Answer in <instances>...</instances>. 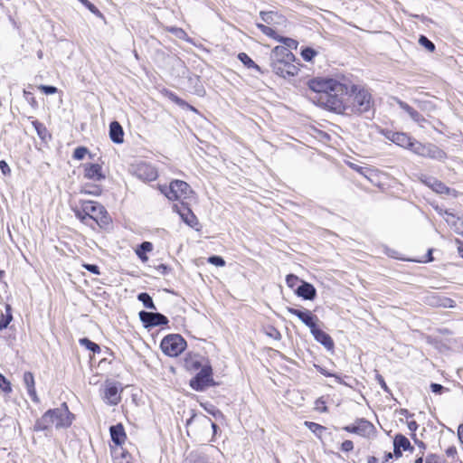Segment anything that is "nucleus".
Here are the masks:
<instances>
[{"mask_svg":"<svg viewBox=\"0 0 463 463\" xmlns=\"http://www.w3.org/2000/svg\"><path fill=\"white\" fill-rule=\"evenodd\" d=\"M334 112L345 115H373V101L368 90L354 84L345 83L338 100L333 102Z\"/></svg>","mask_w":463,"mask_h":463,"instance_id":"obj_1","label":"nucleus"},{"mask_svg":"<svg viewBox=\"0 0 463 463\" xmlns=\"http://www.w3.org/2000/svg\"><path fill=\"white\" fill-rule=\"evenodd\" d=\"M307 86L315 93L312 98L313 101L333 112V102L338 100L341 91L345 90V83L325 77H316L308 80Z\"/></svg>","mask_w":463,"mask_h":463,"instance_id":"obj_2","label":"nucleus"},{"mask_svg":"<svg viewBox=\"0 0 463 463\" xmlns=\"http://www.w3.org/2000/svg\"><path fill=\"white\" fill-rule=\"evenodd\" d=\"M77 219L85 225H89L93 228V222L91 220L90 213L99 211L103 215L99 217L98 225L106 230L111 223L112 220L109 216L106 208L99 203L94 201H81V209H72Z\"/></svg>","mask_w":463,"mask_h":463,"instance_id":"obj_3","label":"nucleus"},{"mask_svg":"<svg viewBox=\"0 0 463 463\" xmlns=\"http://www.w3.org/2000/svg\"><path fill=\"white\" fill-rule=\"evenodd\" d=\"M159 190L170 201L188 199L194 194L186 182L177 179L173 180L169 185H160Z\"/></svg>","mask_w":463,"mask_h":463,"instance_id":"obj_4","label":"nucleus"},{"mask_svg":"<svg viewBox=\"0 0 463 463\" xmlns=\"http://www.w3.org/2000/svg\"><path fill=\"white\" fill-rule=\"evenodd\" d=\"M186 346V341L179 334H169L160 343L162 352L170 357L178 356L185 350Z\"/></svg>","mask_w":463,"mask_h":463,"instance_id":"obj_5","label":"nucleus"},{"mask_svg":"<svg viewBox=\"0 0 463 463\" xmlns=\"http://www.w3.org/2000/svg\"><path fill=\"white\" fill-rule=\"evenodd\" d=\"M213 375V367L210 363L199 370V372L190 380L189 385L196 392H203L208 387L217 385Z\"/></svg>","mask_w":463,"mask_h":463,"instance_id":"obj_6","label":"nucleus"},{"mask_svg":"<svg viewBox=\"0 0 463 463\" xmlns=\"http://www.w3.org/2000/svg\"><path fill=\"white\" fill-rule=\"evenodd\" d=\"M48 411L51 412L53 425L57 430L70 428L75 419L66 402H62L58 408L49 409Z\"/></svg>","mask_w":463,"mask_h":463,"instance_id":"obj_7","label":"nucleus"},{"mask_svg":"<svg viewBox=\"0 0 463 463\" xmlns=\"http://www.w3.org/2000/svg\"><path fill=\"white\" fill-rule=\"evenodd\" d=\"M414 154L430 158L433 160L443 162L447 157V153L439 148L438 146L432 143H421L420 141H415L413 151Z\"/></svg>","mask_w":463,"mask_h":463,"instance_id":"obj_8","label":"nucleus"},{"mask_svg":"<svg viewBox=\"0 0 463 463\" xmlns=\"http://www.w3.org/2000/svg\"><path fill=\"white\" fill-rule=\"evenodd\" d=\"M138 317L143 326L146 329L159 326H166L169 323L168 318L159 312L141 310L138 313Z\"/></svg>","mask_w":463,"mask_h":463,"instance_id":"obj_9","label":"nucleus"},{"mask_svg":"<svg viewBox=\"0 0 463 463\" xmlns=\"http://www.w3.org/2000/svg\"><path fill=\"white\" fill-rule=\"evenodd\" d=\"M173 210L176 212L182 221L186 223L188 226L194 228L195 230H199L197 226L199 225V222L195 214L193 213V211L188 206V203L185 202H182L181 205L174 204Z\"/></svg>","mask_w":463,"mask_h":463,"instance_id":"obj_10","label":"nucleus"},{"mask_svg":"<svg viewBox=\"0 0 463 463\" xmlns=\"http://www.w3.org/2000/svg\"><path fill=\"white\" fill-rule=\"evenodd\" d=\"M296 61H281L280 65L275 66V64H271L270 67L272 71L276 73L278 76L282 77L284 79L290 78L296 76L299 71L300 62H298V65L294 64Z\"/></svg>","mask_w":463,"mask_h":463,"instance_id":"obj_11","label":"nucleus"},{"mask_svg":"<svg viewBox=\"0 0 463 463\" xmlns=\"http://www.w3.org/2000/svg\"><path fill=\"white\" fill-rule=\"evenodd\" d=\"M193 422H196L200 427L203 429H208L209 427L213 430V438H214L218 431H220L219 426L213 422L209 417L203 413H196L192 411L191 417L186 420L185 426H190ZM212 441L213 439H211Z\"/></svg>","mask_w":463,"mask_h":463,"instance_id":"obj_12","label":"nucleus"},{"mask_svg":"<svg viewBox=\"0 0 463 463\" xmlns=\"http://www.w3.org/2000/svg\"><path fill=\"white\" fill-rule=\"evenodd\" d=\"M209 364V359L199 354L189 353L184 359V367L188 372L199 371Z\"/></svg>","mask_w":463,"mask_h":463,"instance_id":"obj_13","label":"nucleus"},{"mask_svg":"<svg viewBox=\"0 0 463 463\" xmlns=\"http://www.w3.org/2000/svg\"><path fill=\"white\" fill-rule=\"evenodd\" d=\"M134 175L142 181H154L157 178L156 169L146 162H141L134 166Z\"/></svg>","mask_w":463,"mask_h":463,"instance_id":"obj_14","label":"nucleus"},{"mask_svg":"<svg viewBox=\"0 0 463 463\" xmlns=\"http://www.w3.org/2000/svg\"><path fill=\"white\" fill-rule=\"evenodd\" d=\"M385 137L397 146H400L403 148H407L411 152L413 151L414 143L415 141H417L416 139L403 132L388 131Z\"/></svg>","mask_w":463,"mask_h":463,"instance_id":"obj_15","label":"nucleus"},{"mask_svg":"<svg viewBox=\"0 0 463 463\" xmlns=\"http://www.w3.org/2000/svg\"><path fill=\"white\" fill-rule=\"evenodd\" d=\"M270 65L277 64L280 65L281 61H297L296 56L292 53L290 50L282 45H278L274 47L270 52L269 56Z\"/></svg>","mask_w":463,"mask_h":463,"instance_id":"obj_16","label":"nucleus"},{"mask_svg":"<svg viewBox=\"0 0 463 463\" xmlns=\"http://www.w3.org/2000/svg\"><path fill=\"white\" fill-rule=\"evenodd\" d=\"M82 167L84 169L83 176L86 179L99 182L106 178L102 172V166L99 164L86 163L82 165Z\"/></svg>","mask_w":463,"mask_h":463,"instance_id":"obj_17","label":"nucleus"},{"mask_svg":"<svg viewBox=\"0 0 463 463\" xmlns=\"http://www.w3.org/2000/svg\"><path fill=\"white\" fill-rule=\"evenodd\" d=\"M103 399L109 404V405H117L120 400V394L118 392V386L117 383L114 382H106L104 393H103Z\"/></svg>","mask_w":463,"mask_h":463,"instance_id":"obj_18","label":"nucleus"},{"mask_svg":"<svg viewBox=\"0 0 463 463\" xmlns=\"http://www.w3.org/2000/svg\"><path fill=\"white\" fill-rule=\"evenodd\" d=\"M421 182L439 194H449L453 190L433 176H425Z\"/></svg>","mask_w":463,"mask_h":463,"instance_id":"obj_19","label":"nucleus"},{"mask_svg":"<svg viewBox=\"0 0 463 463\" xmlns=\"http://www.w3.org/2000/svg\"><path fill=\"white\" fill-rule=\"evenodd\" d=\"M295 294L305 300H314L317 297V289L311 283L303 280L295 288Z\"/></svg>","mask_w":463,"mask_h":463,"instance_id":"obj_20","label":"nucleus"},{"mask_svg":"<svg viewBox=\"0 0 463 463\" xmlns=\"http://www.w3.org/2000/svg\"><path fill=\"white\" fill-rule=\"evenodd\" d=\"M316 341L321 344L326 350L331 351L335 347L333 338L325 331L316 326L310 331Z\"/></svg>","mask_w":463,"mask_h":463,"instance_id":"obj_21","label":"nucleus"},{"mask_svg":"<svg viewBox=\"0 0 463 463\" xmlns=\"http://www.w3.org/2000/svg\"><path fill=\"white\" fill-rule=\"evenodd\" d=\"M53 426V420L51 417V412L46 411L43 416L36 420L33 425V431H50Z\"/></svg>","mask_w":463,"mask_h":463,"instance_id":"obj_22","label":"nucleus"},{"mask_svg":"<svg viewBox=\"0 0 463 463\" xmlns=\"http://www.w3.org/2000/svg\"><path fill=\"white\" fill-rule=\"evenodd\" d=\"M358 424V435L364 438H371L376 432V429L373 423L364 418H358L355 420Z\"/></svg>","mask_w":463,"mask_h":463,"instance_id":"obj_23","label":"nucleus"},{"mask_svg":"<svg viewBox=\"0 0 463 463\" xmlns=\"http://www.w3.org/2000/svg\"><path fill=\"white\" fill-rule=\"evenodd\" d=\"M24 383L27 389L28 395L33 402H40V399L35 390L34 376L31 372H25L23 377Z\"/></svg>","mask_w":463,"mask_h":463,"instance_id":"obj_24","label":"nucleus"},{"mask_svg":"<svg viewBox=\"0 0 463 463\" xmlns=\"http://www.w3.org/2000/svg\"><path fill=\"white\" fill-rule=\"evenodd\" d=\"M109 432L111 440L117 446H121L125 442L127 435L125 432V429L121 423L110 426Z\"/></svg>","mask_w":463,"mask_h":463,"instance_id":"obj_25","label":"nucleus"},{"mask_svg":"<svg viewBox=\"0 0 463 463\" xmlns=\"http://www.w3.org/2000/svg\"><path fill=\"white\" fill-rule=\"evenodd\" d=\"M109 138L115 144H122L124 142V130L117 120L109 124Z\"/></svg>","mask_w":463,"mask_h":463,"instance_id":"obj_26","label":"nucleus"},{"mask_svg":"<svg viewBox=\"0 0 463 463\" xmlns=\"http://www.w3.org/2000/svg\"><path fill=\"white\" fill-rule=\"evenodd\" d=\"M444 213L448 216L446 218L447 223L449 227L457 233L463 234V219L457 217L455 214L450 213L449 210H445Z\"/></svg>","mask_w":463,"mask_h":463,"instance_id":"obj_27","label":"nucleus"},{"mask_svg":"<svg viewBox=\"0 0 463 463\" xmlns=\"http://www.w3.org/2000/svg\"><path fill=\"white\" fill-rule=\"evenodd\" d=\"M396 100H397L399 107L402 110H404L406 113H408V115L413 121L418 122V123H420L421 121H425V118H423V116L419 111H417L412 107H411L408 103H406L399 99H396Z\"/></svg>","mask_w":463,"mask_h":463,"instance_id":"obj_28","label":"nucleus"},{"mask_svg":"<svg viewBox=\"0 0 463 463\" xmlns=\"http://www.w3.org/2000/svg\"><path fill=\"white\" fill-rule=\"evenodd\" d=\"M153 250V244L150 241H143L138 245L136 250V253L137 257L143 261H146L148 260L146 253L150 252Z\"/></svg>","mask_w":463,"mask_h":463,"instance_id":"obj_29","label":"nucleus"},{"mask_svg":"<svg viewBox=\"0 0 463 463\" xmlns=\"http://www.w3.org/2000/svg\"><path fill=\"white\" fill-rule=\"evenodd\" d=\"M300 321L307 327H309L310 331H312L316 326H317V322L319 319L316 315L307 309L305 315L301 317Z\"/></svg>","mask_w":463,"mask_h":463,"instance_id":"obj_30","label":"nucleus"},{"mask_svg":"<svg viewBox=\"0 0 463 463\" xmlns=\"http://www.w3.org/2000/svg\"><path fill=\"white\" fill-rule=\"evenodd\" d=\"M394 438L398 442V446L401 447L402 451H410L411 453L414 451V447L411 444L409 439L403 434L398 433L394 436Z\"/></svg>","mask_w":463,"mask_h":463,"instance_id":"obj_31","label":"nucleus"},{"mask_svg":"<svg viewBox=\"0 0 463 463\" xmlns=\"http://www.w3.org/2000/svg\"><path fill=\"white\" fill-rule=\"evenodd\" d=\"M237 58L248 69H255L260 72L261 71L260 67L247 53L240 52Z\"/></svg>","mask_w":463,"mask_h":463,"instance_id":"obj_32","label":"nucleus"},{"mask_svg":"<svg viewBox=\"0 0 463 463\" xmlns=\"http://www.w3.org/2000/svg\"><path fill=\"white\" fill-rule=\"evenodd\" d=\"M137 298L140 301L143 306L151 310H156V307L153 301L152 297L147 292H141L137 294Z\"/></svg>","mask_w":463,"mask_h":463,"instance_id":"obj_33","label":"nucleus"},{"mask_svg":"<svg viewBox=\"0 0 463 463\" xmlns=\"http://www.w3.org/2000/svg\"><path fill=\"white\" fill-rule=\"evenodd\" d=\"M32 125L34 128L38 137L43 141H45L47 137L51 138V134L49 133V131L47 130V128H46V127L44 126L43 123H42V122H40L38 120H33L32 122Z\"/></svg>","mask_w":463,"mask_h":463,"instance_id":"obj_34","label":"nucleus"},{"mask_svg":"<svg viewBox=\"0 0 463 463\" xmlns=\"http://www.w3.org/2000/svg\"><path fill=\"white\" fill-rule=\"evenodd\" d=\"M13 320L12 307L9 304L5 305V314H1L0 319V331L5 329Z\"/></svg>","mask_w":463,"mask_h":463,"instance_id":"obj_35","label":"nucleus"},{"mask_svg":"<svg viewBox=\"0 0 463 463\" xmlns=\"http://www.w3.org/2000/svg\"><path fill=\"white\" fill-rule=\"evenodd\" d=\"M79 343L81 346H84L86 349L91 351L92 353L94 354H99V353H101V348L100 346L92 342L90 339H89L88 337H82L79 340Z\"/></svg>","mask_w":463,"mask_h":463,"instance_id":"obj_36","label":"nucleus"},{"mask_svg":"<svg viewBox=\"0 0 463 463\" xmlns=\"http://www.w3.org/2000/svg\"><path fill=\"white\" fill-rule=\"evenodd\" d=\"M318 54V52L309 46L301 47L300 55L306 61H312L313 59Z\"/></svg>","mask_w":463,"mask_h":463,"instance_id":"obj_37","label":"nucleus"},{"mask_svg":"<svg viewBox=\"0 0 463 463\" xmlns=\"http://www.w3.org/2000/svg\"><path fill=\"white\" fill-rule=\"evenodd\" d=\"M167 97L168 99L173 101L174 103H175L176 105H178L179 107L183 108V109H189L191 110H195V109L189 105L185 100H184L183 99L179 98L176 94H175L174 92H169L167 94Z\"/></svg>","mask_w":463,"mask_h":463,"instance_id":"obj_38","label":"nucleus"},{"mask_svg":"<svg viewBox=\"0 0 463 463\" xmlns=\"http://www.w3.org/2000/svg\"><path fill=\"white\" fill-rule=\"evenodd\" d=\"M260 16L267 24H273L276 23V18L279 17V14L273 11H261Z\"/></svg>","mask_w":463,"mask_h":463,"instance_id":"obj_39","label":"nucleus"},{"mask_svg":"<svg viewBox=\"0 0 463 463\" xmlns=\"http://www.w3.org/2000/svg\"><path fill=\"white\" fill-rule=\"evenodd\" d=\"M102 193V189L99 185L97 184H86L81 190L80 194H90L99 196Z\"/></svg>","mask_w":463,"mask_h":463,"instance_id":"obj_40","label":"nucleus"},{"mask_svg":"<svg viewBox=\"0 0 463 463\" xmlns=\"http://www.w3.org/2000/svg\"><path fill=\"white\" fill-rule=\"evenodd\" d=\"M426 300L430 305L437 307H447V302L451 301L449 298H440L434 295L427 296Z\"/></svg>","mask_w":463,"mask_h":463,"instance_id":"obj_41","label":"nucleus"},{"mask_svg":"<svg viewBox=\"0 0 463 463\" xmlns=\"http://www.w3.org/2000/svg\"><path fill=\"white\" fill-rule=\"evenodd\" d=\"M315 367H316L317 371L319 372L324 376H326V377H335V381L338 383L345 384V385H349L348 383H345L338 374L331 373V372L327 371L326 368H324V367H322L320 365H317V364H315Z\"/></svg>","mask_w":463,"mask_h":463,"instance_id":"obj_42","label":"nucleus"},{"mask_svg":"<svg viewBox=\"0 0 463 463\" xmlns=\"http://www.w3.org/2000/svg\"><path fill=\"white\" fill-rule=\"evenodd\" d=\"M418 42L420 46L424 47L430 52H433L436 49L434 43L423 34L420 35Z\"/></svg>","mask_w":463,"mask_h":463,"instance_id":"obj_43","label":"nucleus"},{"mask_svg":"<svg viewBox=\"0 0 463 463\" xmlns=\"http://www.w3.org/2000/svg\"><path fill=\"white\" fill-rule=\"evenodd\" d=\"M80 3H81L90 13H92L94 15H96L99 18H104L103 14L98 9V7L93 5L89 0H78Z\"/></svg>","mask_w":463,"mask_h":463,"instance_id":"obj_44","label":"nucleus"},{"mask_svg":"<svg viewBox=\"0 0 463 463\" xmlns=\"http://www.w3.org/2000/svg\"><path fill=\"white\" fill-rule=\"evenodd\" d=\"M278 42L283 43V46L287 47L288 50H296L298 45V42L297 40L284 36H279V38H278Z\"/></svg>","mask_w":463,"mask_h":463,"instance_id":"obj_45","label":"nucleus"},{"mask_svg":"<svg viewBox=\"0 0 463 463\" xmlns=\"http://www.w3.org/2000/svg\"><path fill=\"white\" fill-rule=\"evenodd\" d=\"M86 155H89L90 157L92 158V156L86 146H78L74 149L72 157L76 160H82Z\"/></svg>","mask_w":463,"mask_h":463,"instance_id":"obj_46","label":"nucleus"},{"mask_svg":"<svg viewBox=\"0 0 463 463\" xmlns=\"http://www.w3.org/2000/svg\"><path fill=\"white\" fill-rule=\"evenodd\" d=\"M301 281L302 280L299 279V278L295 274H288L286 277V283L288 287L294 290L300 284Z\"/></svg>","mask_w":463,"mask_h":463,"instance_id":"obj_47","label":"nucleus"},{"mask_svg":"<svg viewBox=\"0 0 463 463\" xmlns=\"http://www.w3.org/2000/svg\"><path fill=\"white\" fill-rule=\"evenodd\" d=\"M0 390L8 394L12 392L11 383L0 373Z\"/></svg>","mask_w":463,"mask_h":463,"instance_id":"obj_48","label":"nucleus"},{"mask_svg":"<svg viewBox=\"0 0 463 463\" xmlns=\"http://www.w3.org/2000/svg\"><path fill=\"white\" fill-rule=\"evenodd\" d=\"M203 408L209 414L213 415L216 420L224 418L223 413L212 404H210L209 406H203Z\"/></svg>","mask_w":463,"mask_h":463,"instance_id":"obj_49","label":"nucleus"},{"mask_svg":"<svg viewBox=\"0 0 463 463\" xmlns=\"http://www.w3.org/2000/svg\"><path fill=\"white\" fill-rule=\"evenodd\" d=\"M265 333L268 336L275 339V340H280L281 339V334L280 332L273 326H269L265 329Z\"/></svg>","mask_w":463,"mask_h":463,"instance_id":"obj_50","label":"nucleus"},{"mask_svg":"<svg viewBox=\"0 0 463 463\" xmlns=\"http://www.w3.org/2000/svg\"><path fill=\"white\" fill-rule=\"evenodd\" d=\"M208 263L214 265L216 267H223L225 266V260L222 256L219 255H212L207 260Z\"/></svg>","mask_w":463,"mask_h":463,"instance_id":"obj_51","label":"nucleus"},{"mask_svg":"<svg viewBox=\"0 0 463 463\" xmlns=\"http://www.w3.org/2000/svg\"><path fill=\"white\" fill-rule=\"evenodd\" d=\"M24 98L33 109L38 107V102L31 91L24 90Z\"/></svg>","mask_w":463,"mask_h":463,"instance_id":"obj_52","label":"nucleus"},{"mask_svg":"<svg viewBox=\"0 0 463 463\" xmlns=\"http://www.w3.org/2000/svg\"><path fill=\"white\" fill-rule=\"evenodd\" d=\"M305 425L314 433L321 432L326 430V428L318 423L312 421H305Z\"/></svg>","mask_w":463,"mask_h":463,"instance_id":"obj_53","label":"nucleus"},{"mask_svg":"<svg viewBox=\"0 0 463 463\" xmlns=\"http://www.w3.org/2000/svg\"><path fill=\"white\" fill-rule=\"evenodd\" d=\"M38 89L46 95H52L58 91V89L52 85H40Z\"/></svg>","mask_w":463,"mask_h":463,"instance_id":"obj_54","label":"nucleus"},{"mask_svg":"<svg viewBox=\"0 0 463 463\" xmlns=\"http://www.w3.org/2000/svg\"><path fill=\"white\" fill-rule=\"evenodd\" d=\"M103 355L104 357L99 361V366L106 363L110 364L112 360L109 359V357H114V353L109 348H105V350L103 351Z\"/></svg>","mask_w":463,"mask_h":463,"instance_id":"obj_55","label":"nucleus"},{"mask_svg":"<svg viewBox=\"0 0 463 463\" xmlns=\"http://www.w3.org/2000/svg\"><path fill=\"white\" fill-rule=\"evenodd\" d=\"M286 309L289 314L296 316L299 320H301V317L305 315V313L307 310L306 308L298 309V308L291 307H287Z\"/></svg>","mask_w":463,"mask_h":463,"instance_id":"obj_56","label":"nucleus"},{"mask_svg":"<svg viewBox=\"0 0 463 463\" xmlns=\"http://www.w3.org/2000/svg\"><path fill=\"white\" fill-rule=\"evenodd\" d=\"M375 380L380 384V386L382 387V389L383 390L384 392H386L388 394H392L391 390L388 387V385L386 384L383 375H381L380 373H376Z\"/></svg>","mask_w":463,"mask_h":463,"instance_id":"obj_57","label":"nucleus"},{"mask_svg":"<svg viewBox=\"0 0 463 463\" xmlns=\"http://www.w3.org/2000/svg\"><path fill=\"white\" fill-rule=\"evenodd\" d=\"M426 463H445V460L437 454H430L426 458Z\"/></svg>","mask_w":463,"mask_h":463,"instance_id":"obj_58","label":"nucleus"},{"mask_svg":"<svg viewBox=\"0 0 463 463\" xmlns=\"http://www.w3.org/2000/svg\"><path fill=\"white\" fill-rule=\"evenodd\" d=\"M430 390L435 394H442L448 389L445 388L443 385H441L439 383H430Z\"/></svg>","mask_w":463,"mask_h":463,"instance_id":"obj_59","label":"nucleus"},{"mask_svg":"<svg viewBox=\"0 0 463 463\" xmlns=\"http://www.w3.org/2000/svg\"><path fill=\"white\" fill-rule=\"evenodd\" d=\"M83 268L90 271V273L92 274H95V275H99L100 274V271H99V268L98 265L96 264H90V263H85L83 264Z\"/></svg>","mask_w":463,"mask_h":463,"instance_id":"obj_60","label":"nucleus"},{"mask_svg":"<svg viewBox=\"0 0 463 463\" xmlns=\"http://www.w3.org/2000/svg\"><path fill=\"white\" fill-rule=\"evenodd\" d=\"M354 449V443L352 440L346 439L341 444V450L349 452Z\"/></svg>","mask_w":463,"mask_h":463,"instance_id":"obj_61","label":"nucleus"},{"mask_svg":"<svg viewBox=\"0 0 463 463\" xmlns=\"http://www.w3.org/2000/svg\"><path fill=\"white\" fill-rule=\"evenodd\" d=\"M402 456V449H401V447L398 446V442H397V440L394 438L393 439V453H392V457H395L396 458H399Z\"/></svg>","mask_w":463,"mask_h":463,"instance_id":"obj_62","label":"nucleus"},{"mask_svg":"<svg viewBox=\"0 0 463 463\" xmlns=\"http://www.w3.org/2000/svg\"><path fill=\"white\" fill-rule=\"evenodd\" d=\"M0 170L5 175H8L11 173V169L5 160H0Z\"/></svg>","mask_w":463,"mask_h":463,"instance_id":"obj_63","label":"nucleus"},{"mask_svg":"<svg viewBox=\"0 0 463 463\" xmlns=\"http://www.w3.org/2000/svg\"><path fill=\"white\" fill-rule=\"evenodd\" d=\"M264 34L269 36V37H270V38H272V39H275L276 41H278V38H279V36H280V35H279L277 33V32L274 29H272V28H270L269 26L266 29V31L264 32Z\"/></svg>","mask_w":463,"mask_h":463,"instance_id":"obj_64","label":"nucleus"}]
</instances>
